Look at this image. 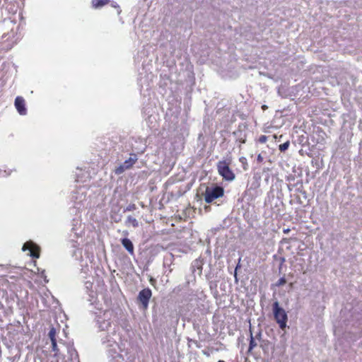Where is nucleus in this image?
I'll return each instance as SVG.
<instances>
[{
	"mask_svg": "<svg viewBox=\"0 0 362 362\" xmlns=\"http://www.w3.org/2000/svg\"><path fill=\"white\" fill-rule=\"evenodd\" d=\"M112 312L105 310L95 318L101 344L110 362H133L134 357L125 348V343L112 326Z\"/></svg>",
	"mask_w": 362,
	"mask_h": 362,
	"instance_id": "obj_1",
	"label": "nucleus"
},
{
	"mask_svg": "<svg viewBox=\"0 0 362 362\" xmlns=\"http://www.w3.org/2000/svg\"><path fill=\"white\" fill-rule=\"evenodd\" d=\"M273 313L276 322L279 324V327L284 329L286 327L288 316L286 311L279 306L278 301L273 303Z\"/></svg>",
	"mask_w": 362,
	"mask_h": 362,
	"instance_id": "obj_2",
	"label": "nucleus"
},
{
	"mask_svg": "<svg viewBox=\"0 0 362 362\" xmlns=\"http://www.w3.org/2000/svg\"><path fill=\"white\" fill-rule=\"evenodd\" d=\"M223 189L221 187H207L204 192V200L206 203H211L214 200L223 196Z\"/></svg>",
	"mask_w": 362,
	"mask_h": 362,
	"instance_id": "obj_3",
	"label": "nucleus"
},
{
	"mask_svg": "<svg viewBox=\"0 0 362 362\" xmlns=\"http://www.w3.org/2000/svg\"><path fill=\"white\" fill-rule=\"evenodd\" d=\"M218 172L223 179L232 181L235 179V174L230 169L228 165L225 160L219 161L217 164Z\"/></svg>",
	"mask_w": 362,
	"mask_h": 362,
	"instance_id": "obj_4",
	"label": "nucleus"
},
{
	"mask_svg": "<svg viewBox=\"0 0 362 362\" xmlns=\"http://www.w3.org/2000/svg\"><path fill=\"white\" fill-rule=\"evenodd\" d=\"M23 251H28V255L33 258H38L40 257L39 250L40 247L33 241L26 242L23 247Z\"/></svg>",
	"mask_w": 362,
	"mask_h": 362,
	"instance_id": "obj_5",
	"label": "nucleus"
},
{
	"mask_svg": "<svg viewBox=\"0 0 362 362\" xmlns=\"http://www.w3.org/2000/svg\"><path fill=\"white\" fill-rule=\"evenodd\" d=\"M84 189L80 188L75 192V195L73 196V200L74 202V207L77 209H80L82 206H84V202L86 201Z\"/></svg>",
	"mask_w": 362,
	"mask_h": 362,
	"instance_id": "obj_6",
	"label": "nucleus"
},
{
	"mask_svg": "<svg viewBox=\"0 0 362 362\" xmlns=\"http://www.w3.org/2000/svg\"><path fill=\"white\" fill-rule=\"evenodd\" d=\"M152 296L151 290L148 288L141 290L138 296L139 301L141 303L144 308H147L148 301Z\"/></svg>",
	"mask_w": 362,
	"mask_h": 362,
	"instance_id": "obj_7",
	"label": "nucleus"
},
{
	"mask_svg": "<svg viewBox=\"0 0 362 362\" xmlns=\"http://www.w3.org/2000/svg\"><path fill=\"white\" fill-rule=\"evenodd\" d=\"M15 107L18 112L21 115H25L27 114V109L25 107V100L23 97L18 96L15 99Z\"/></svg>",
	"mask_w": 362,
	"mask_h": 362,
	"instance_id": "obj_8",
	"label": "nucleus"
},
{
	"mask_svg": "<svg viewBox=\"0 0 362 362\" xmlns=\"http://www.w3.org/2000/svg\"><path fill=\"white\" fill-rule=\"evenodd\" d=\"M122 246L127 250V252L133 255L134 252V245L130 239L124 238L121 240Z\"/></svg>",
	"mask_w": 362,
	"mask_h": 362,
	"instance_id": "obj_9",
	"label": "nucleus"
},
{
	"mask_svg": "<svg viewBox=\"0 0 362 362\" xmlns=\"http://www.w3.org/2000/svg\"><path fill=\"white\" fill-rule=\"evenodd\" d=\"M137 160V157L135 154L131 155L130 158L126 160L123 165L127 169L130 168Z\"/></svg>",
	"mask_w": 362,
	"mask_h": 362,
	"instance_id": "obj_10",
	"label": "nucleus"
},
{
	"mask_svg": "<svg viewBox=\"0 0 362 362\" xmlns=\"http://www.w3.org/2000/svg\"><path fill=\"white\" fill-rule=\"evenodd\" d=\"M81 226V221L78 219H74L72 223V228L71 230L75 233V235L78 237L80 235V233L78 232L79 228Z\"/></svg>",
	"mask_w": 362,
	"mask_h": 362,
	"instance_id": "obj_11",
	"label": "nucleus"
},
{
	"mask_svg": "<svg viewBox=\"0 0 362 362\" xmlns=\"http://www.w3.org/2000/svg\"><path fill=\"white\" fill-rule=\"evenodd\" d=\"M88 301L90 302V305H95L98 300L97 293L94 291H90V292L88 293Z\"/></svg>",
	"mask_w": 362,
	"mask_h": 362,
	"instance_id": "obj_12",
	"label": "nucleus"
},
{
	"mask_svg": "<svg viewBox=\"0 0 362 362\" xmlns=\"http://www.w3.org/2000/svg\"><path fill=\"white\" fill-rule=\"evenodd\" d=\"M109 2V0H93L92 6L95 8H99Z\"/></svg>",
	"mask_w": 362,
	"mask_h": 362,
	"instance_id": "obj_13",
	"label": "nucleus"
},
{
	"mask_svg": "<svg viewBox=\"0 0 362 362\" xmlns=\"http://www.w3.org/2000/svg\"><path fill=\"white\" fill-rule=\"evenodd\" d=\"M126 225L127 226L132 225L133 227L136 228L139 226V223L135 218H134L131 216H129L126 221Z\"/></svg>",
	"mask_w": 362,
	"mask_h": 362,
	"instance_id": "obj_14",
	"label": "nucleus"
},
{
	"mask_svg": "<svg viewBox=\"0 0 362 362\" xmlns=\"http://www.w3.org/2000/svg\"><path fill=\"white\" fill-rule=\"evenodd\" d=\"M56 334H57V332H56L55 328L52 327L48 333V337H49L51 342L57 341Z\"/></svg>",
	"mask_w": 362,
	"mask_h": 362,
	"instance_id": "obj_15",
	"label": "nucleus"
},
{
	"mask_svg": "<svg viewBox=\"0 0 362 362\" xmlns=\"http://www.w3.org/2000/svg\"><path fill=\"white\" fill-rule=\"evenodd\" d=\"M84 286H85V289H86L87 293L90 292V291H93V283L91 281H86L85 282Z\"/></svg>",
	"mask_w": 362,
	"mask_h": 362,
	"instance_id": "obj_16",
	"label": "nucleus"
},
{
	"mask_svg": "<svg viewBox=\"0 0 362 362\" xmlns=\"http://www.w3.org/2000/svg\"><path fill=\"white\" fill-rule=\"evenodd\" d=\"M289 145H290L289 141H286L284 144L279 145V149L280 151L284 152L288 148Z\"/></svg>",
	"mask_w": 362,
	"mask_h": 362,
	"instance_id": "obj_17",
	"label": "nucleus"
},
{
	"mask_svg": "<svg viewBox=\"0 0 362 362\" xmlns=\"http://www.w3.org/2000/svg\"><path fill=\"white\" fill-rule=\"evenodd\" d=\"M126 170L127 169L123 164H122L115 169V172L117 175H120L122 173H124Z\"/></svg>",
	"mask_w": 362,
	"mask_h": 362,
	"instance_id": "obj_18",
	"label": "nucleus"
},
{
	"mask_svg": "<svg viewBox=\"0 0 362 362\" xmlns=\"http://www.w3.org/2000/svg\"><path fill=\"white\" fill-rule=\"evenodd\" d=\"M52 343V350L54 352V356H57L59 355V349L57 346V341H53Z\"/></svg>",
	"mask_w": 362,
	"mask_h": 362,
	"instance_id": "obj_19",
	"label": "nucleus"
},
{
	"mask_svg": "<svg viewBox=\"0 0 362 362\" xmlns=\"http://www.w3.org/2000/svg\"><path fill=\"white\" fill-rule=\"evenodd\" d=\"M257 346L256 342L255 341V339L251 336L250 341V346H249V351H251Z\"/></svg>",
	"mask_w": 362,
	"mask_h": 362,
	"instance_id": "obj_20",
	"label": "nucleus"
},
{
	"mask_svg": "<svg viewBox=\"0 0 362 362\" xmlns=\"http://www.w3.org/2000/svg\"><path fill=\"white\" fill-rule=\"evenodd\" d=\"M135 209H136V205L134 204H131L126 207V209H124V211H134Z\"/></svg>",
	"mask_w": 362,
	"mask_h": 362,
	"instance_id": "obj_21",
	"label": "nucleus"
},
{
	"mask_svg": "<svg viewBox=\"0 0 362 362\" xmlns=\"http://www.w3.org/2000/svg\"><path fill=\"white\" fill-rule=\"evenodd\" d=\"M40 276L41 278H42L45 281V283H47L48 282V279H47V276L45 275V270H42L40 273Z\"/></svg>",
	"mask_w": 362,
	"mask_h": 362,
	"instance_id": "obj_22",
	"label": "nucleus"
},
{
	"mask_svg": "<svg viewBox=\"0 0 362 362\" xmlns=\"http://www.w3.org/2000/svg\"><path fill=\"white\" fill-rule=\"evenodd\" d=\"M267 141V137L265 136V135H262L259 138V141L262 144H264L265 143L266 141Z\"/></svg>",
	"mask_w": 362,
	"mask_h": 362,
	"instance_id": "obj_23",
	"label": "nucleus"
},
{
	"mask_svg": "<svg viewBox=\"0 0 362 362\" xmlns=\"http://www.w3.org/2000/svg\"><path fill=\"white\" fill-rule=\"evenodd\" d=\"M12 173V170H4V174L2 175L3 176H8L11 174Z\"/></svg>",
	"mask_w": 362,
	"mask_h": 362,
	"instance_id": "obj_24",
	"label": "nucleus"
},
{
	"mask_svg": "<svg viewBox=\"0 0 362 362\" xmlns=\"http://www.w3.org/2000/svg\"><path fill=\"white\" fill-rule=\"evenodd\" d=\"M286 283V280L284 278H281L279 281H278V285L280 286V285H283Z\"/></svg>",
	"mask_w": 362,
	"mask_h": 362,
	"instance_id": "obj_25",
	"label": "nucleus"
},
{
	"mask_svg": "<svg viewBox=\"0 0 362 362\" xmlns=\"http://www.w3.org/2000/svg\"><path fill=\"white\" fill-rule=\"evenodd\" d=\"M257 160L259 163H262L263 161L264 158L261 154H259L257 156Z\"/></svg>",
	"mask_w": 362,
	"mask_h": 362,
	"instance_id": "obj_26",
	"label": "nucleus"
},
{
	"mask_svg": "<svg viewBox=\"0 0 362 362\" xmlns=\"http://www.w3.org/2000/svg\"><path fill=\"white\" fill-rule=\"evenodd\" d=\"M76 180L77 182L81 181V177H80V176H79V175L78 173L76 174Z\"/></svg>",
	"mask_w": 362,
	"mask_h": 362,
	"instance_id": "obj_27",
	"label": "nucleus"
},
{
	"mask_svg": "<svg viewBox=\"0 0 362 362\" xmlns=\"http://www.w3.org/2000/svg\"><path fill=\"white\" fill-rule=\"evenodd\" d=\"M289 231H290V229H289V228H287V229H284V233H288Z\"/></svg>",
	"mask_w": 362,
	"mask_h": 362,
	"instance_id": "obj_28",
	"label": "nucleus"
},
{
	"mask_svg": "<svg viewBox=\"0 0 362 362\" xmlns=\"http://www.w3.org/2000/svg\"><path fill=\"white\" fill-rule=\"evenodd\" d=\"M218 362H225V361H221V360H220V361H218Z\"/></svg>",
	"mask_w": 362,
	"mask_h": 362,
	"instance_id": "obj_29",
	"label": "nucleus"
}]
</instances>
